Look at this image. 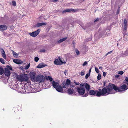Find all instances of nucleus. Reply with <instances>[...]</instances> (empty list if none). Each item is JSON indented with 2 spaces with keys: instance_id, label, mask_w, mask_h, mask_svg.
<instances>
[{
  "instance_id": "1",
  "label": "nucleus",
  "mask_w": 128,
  "mask_h": 128,
  "mask_svg": "<svg viewBox=\"0 0 128 128\" xmlns=\"http://www.w3.org/2000/svg\"><path fill=\"white\" fill-rule=\"evenodd\" d=\"M128 88L126 85L125 84H123L120 88H118L114 84H110L107 88L105 87L102 90L99 89L98 90L99 91H96V96H106L109 94L115 93L117 91L120 92L124 91Z\"/></svg>"
},
{
  "instance_id": "2",
  "label": "nucleus",
  "mask_w": 128,
  "mask_h": 128,
  "mask_svg": "<svg viewBox=\"0 0 128 128\" xmlns=\"http://www.w3.org/2000/svg\"><path fill=\"white\" fill-rule=\"evenodd\" d=\"M70 80L67 79L66 82L64 81L61 86H56V90L60 92H63V88H67L70 85Z\"/></svg>"
},
{
  "instance_id": "3",
  "label": "nucleus",
  "mask_w": 128,
  "mask_h": 128,
  "mask_svg": "<svg viewBox=\"0 0 128 128\" xmlns=\"http://www.w3.org/2000/svg\"><path fill=\"white\" fill-rule=\"evenodd\" d=\"M83 84H81L80 85V87L77 88L78 92L80 95L82 96L83 97H86L88 96L87 93L84 94L85 93V89L83 87Z\"/></svg>"
},
{
  "instance_id": "4",
  "label": "nucleus",
  "mask_w": 128,
  "mask_h": 128,
  "mask_svg": "<svg viewBox=\"0 0 128 128\" xmlns=\"http://www.w3.org/2000/svg\"><path fill=\"white\" fill-rule=\"evenodd\" d=\"M17 78L18 80L20 82H26L28 80V77L27 74H22L18 76Z\"/></svg>"
},
{
  "instance_id": "5",
  "label": "nucleus",
  "mask_w": 128,
  "mask_h": 128,
  "mask_svg": "<svg viewBox=\"0 0 128 128\" xmlns=\"http://www.w3.org/2000/svg\"><path fill=\"white\" fill-rule=\"evenodd\" d=\"M58 58L59 60L58 59H56V64L60 65L66 64V60H64V59L60 58V57H58Z\"/></svg>"
},
{
  "instance_id": "6",
  "label": "nucleus",
  "mask_w": 128,
  "mask_h": 128,
  "mask_svg": "<svg viewBox=\"0 0 128 128\" xmlns=\"http://www.w3.org/2000/svg\"><path fill=\"white\" fill-rule=\"evenodd\" d=\"M44 78H45L44 76L42 75H40L39 76H37L36 80L37 81L40 83L44 81Z\"/></svg>"
},
{
  "instance_id": "7",
  "label": "nucleus",
  "mask_w": 128,
  "mask_h": 128,
  "mask_svg": "<svg viewBox=\"0 0 128 128\" xmlns=\"http://www.w3.org/2000/svg\"><path fill=\"white\" fill-rule=\"evenodd\" d=\"M40 29H38L37 30L35 31L30 34V36L33 37H35L38 35L40 31Z\"/></svg>"
},
{
  "instance_id": "8",
  "label": "nucleus",
  "mask_w": 128,
  "mask_h": 128,
  "mask_svg": "<svg viewBox=\"0 0 128 128\" xmlns=\"http://www.w3.org/2000/svg\"><path fill=\"white\" fill-rule=\"evenodd\" d=\"M71 88H68L67 90V93L69 94H71L73 93H75V91L73 89L72 87H74V86L71 85Z\"/></svg>"
},
{
  "instance_id": "9",
  "label": "nucleus",
  "mask_w": 128,
  "mask_h": 128,
  "mask_svg": "<svg viewBox=\"0 0 128 128\" xmlns=\"http://www.w3.org/2000/svg\"><path fill=\"white\" fill-rule=\"evenodd\" d=\"M35 73L34 72H31L30 73V77L32 80H35Z\"/></svg>"
},
{
  "instance_id": "10",
  "label": "nucleus",
  "mask_w": 128,
  "mask_h": 128,
  "mask_svg": "<svg viewBox=\"0 0 128 128\" xmlns=\"http://www.w3.org/2000/svg\"><path fill=\"white\" fill-rule=\"evenodd\" d=\"M4 74L6 76H8L10 74V72L8 68H6L5 69Z\"/></svg>"
},
{
  "instance_id": "11",
  "label": "nucleus",
  "mask_w": 128,
  "mask_h": 128,
  "mask_svg": "<svg viewBox=\"0 0 128 128\" xmlns=\"http://www.w3.org/2000/svg\"><path fill=\"white\" fill-rule=\"evenodd\" d=\"M8 28V26L5 24H0V30H6Z\"/></svg>"
},
{
  "instance_id": "12",
  "label": "nucleus",
  "mask_w": 128,
  "mask_h": 128,
  "mask_svg": "<svg viewBox=\"0 0 128 128\" xmlns=\"http://www.w3.org/2000/svg\"><path fill=\"white\" fill-rule=\"evenodd\" d=\"M83 87H84V89L86 88L88 91H89L90 88V86L87 83H86L84 84H83Z\"/></svg>"
},
{
  "instance_id": "13",
  "label": "nucleus",
  "mask_w": 128,
  "mask_h": 128,
  "mask_svg": "<svg viewBox=\"0 0 128 128\" xmlns=\"http://www.w3.org/2000/svg\"><path fill=\"white\" fill-rule=\"evenodd\" d=\"M75 10H74V9L71 8L68 9H66L62 11V13L66 12H74L75 11Z\"/></svg>"
},
{
  "instance_id": "14",
  "label": "nucleus",
  "mask_w": 128,
  "mask_h": 128,
  "mask_svg": "<svg viewBox=\"0 0 128 128\" xmlns=\"http://www.w3.org/2000/svg\"><path fill=\"white\" fill-rule=\"evenodd\" d=\"M46 66V65L44 64L40 63L38 65L37 68H41Z\"/></svg>"
},
{
  "instance_id": "15",
  "label": "nucleus",
  "mask_w": 128,
  "mask_h": 128,
  "mask_svg": "<svg viewBox=\"0 0 128 128\" xmlns=\"http://www.w3.org/2000/svg\"><path fill=\"white\" fill-rule=\"evenodd\" d=\"M46 24L47 23L46 22L38 23L36 25V26L37 27H39L41 26L46 25Z\"/></svg>"
},
{
  "instance_id": "16",
  "label": "nucleus",
  "mask_w": 128,
  "mask_h": 128,
  "mask_svg": "<svg viewBox=\"0 0 128 128\" xmlns=\"http://www.w3.org/2000/svg\"><path fill=\"white\" fill-rule=\"evenodd\" d=\"M89 94L91 95H95L96 94V92L94 90H90L89 91Z\"/></svg>"
},
{
  "instance_id": "17",
  "label": "nucleus",
  "mask_w": 128,
  "mask_h": 128,
  "mask_svg": "<svg viewBox=\"0 0 128 128\" xmlns=\"http://www.w3.org/2000/svg\"><path fill=\"white\" fill-rule=\"evenodd\" d=\"M14 62L17 64H20L22 63L21 61L18 60H13Z\"/></svg>"
},
{
  "instance_id": "18",
  "label": "nucleus",
  "mask_w": 128,
  "mask_h": 128,
  "mask_svg": "<svg viewBox=\"0 0 128 128\" xmlns=\"http://www.w3.org/2000/svg\"><path fill=\"white\" fill-rule=\"evenodd\" d=\"M2 56L4 58V59H6V56L4 50L2 49Z\"/></svg>"
},
{
  "instance_id": "19",
  "label": "nucleus",
  "mask_w": 128,
  "mask_h": 128,
  "mask_svg": "<svg viewBox=\"0 0 128 128\" xmlns=\"http://www.w3.org/2000/svg\"><path fill=\"white\" fill-rule=\"evenodd\" d=\"M46 80H49L50 82L52 81L53 80L52 78L50 76H46Z\"/></svg>"
},
{
  "instance_id": "20",
  "label": "nucleus",
  "mask_w": 128,
  "mask_h": 128,
  "mask_svg": "<svg viewBox=\"0 0 128 128\" xmlns=\"http://www.w3.org/2000/svg\"><path fill=\"white\" fill-rule=\"evenodd\" d=\"M12 53L14 56L15 57H17L18 56V54L15 52L14 50H11Z\"/></svg>"
},
{
  "instance_id": "21",
  "label": "nucleus",
  "mask_w": 128,
  "mask_h": 128,
  "mask_svg": "<svg viewBox=\"0 0 128 128\" xmlns=\"http://www.w3.org/2000/svg\"><path fill=\"white\" fill-rule=\"evenodd\" d=\"M52 86L56 89V82L53 81L52 82Z\"/></svg>"
},
{
  "instance_id": "22",
  "label": "nucleus",
  "mask_w": 128,
  "mask_h": 128,
  "mask_svg": "<svg viewBox=\"0 0 128 128\" xmlns=\"http://www.w3.org/2000/svg\"><path fill=\"white\" fill-rule=\"evenodd\" d=\"M4 70L3 68L0 67V75L4 73Z\"/></svg>"
},
{
  "instance_id": "23",
  "label": "nucleus",
  "mask_w": 128,
  "mask_h": 128,
  "mask_svg": "<svg viewBox=\"0 0 128 128\" xmlns=\"http://www.w3.org/2000/svg\"><path fill=\"white\" fill-rule=\"evenodd\" d=\"M123 54L126 56H128V50H126L124 52Z\"/></svg>"
},
{
  "instance_id": "24",
  "label": "nucleus",
  "mask_w": 128,
  "mask_h": 128,
  "mask_svg": "<svg viewBox=\"0 0 128 128\" xmlns=\"http://www.w3.org/2000/svg\"><path fill=\"white\" fill-rule=\"evenodd\" d=\"M30 66V64L29 63L27 65L25 66V69L26 70L28 69L29 68Z\"/></svg>"
},
{
  "instance_id": "25",
  "label": "nucleus",
  "mask_w": 128,
  "mask_h": 128,
  "mask_svg": "<svg viewBox=\"0 0 128 128\" xmlns=\"http://www.w3.org/2000/svg\"><path fill=\"white\" fill-rule=\"evenodd\" d=\"M127 21L126 19L124 20V26H127Z\"/></svg>"
},
{
  "instance_id": "26",
  "label": "nucleus",
  "mask_w": 128,
  "mask_h": 128,
  "mask_svg": "<svg viewBox=\"0 0 128 128\" xmlns=\"http://www.w3.org/2000/svg\"><path fill=\"white\" fill-rule=\"evenodd\" d=\"M0 62L3 64L5 63L4 60L2 58H0Z\"/></svg>"
},
{
  "instance_id": "27",
  "label": "nucleus",
  "mask_w": 128,
  "mask_h": 128,
  "mask_svg": "<svg viewBox=\"0 0 128 128\" xmlns=\"http://www.w3.org/2000/svg\"><path fill=\"white\" fill-rule=\"evenodd\" d=\"M101 76L100 74H98L97 76V79L98 80H100L101 79Z\"/></svg>"
},
{
  "instance_id": "28",
  "label": "nucleus",
  "mask_w": 128,
  "mask_h": 128,
  "mask_svg": "<svg viewBox=\"0 0 128 128\" xmlns=\"http://www.w3.org/2000/svg\"><path fill=\"white\" fill-rule=\"evenodd\" d=\"M34 60L36 62H37L39 58L38 57H35Z\"/></svg>"
},
{
  "instance_id": "29",
  "label": "nucleus",
  "mask_w": 128,
  "mask_h": 128,
  "mask_svg": "<svg viewBox=\"0 0 128 128\" xmlns=\"http://www.w3.org/2000/svg\"><path fill=\"white\" fill-rule=\"evenodd\" d=\"M124 72L122 71H118V73L121 75L122 74H123Z\"/></svg>"
},
{
  "instance_id": "30",
  "label": "nucleus",
  "mask_w": 128,
  "mask_h": 128,
  "mask_svg": "<svg viewBox=\"0 0 128 128\" xmlns=\"http://www.w3.org/2000/svg\"><path fill=\"white\" fill-rule=\"evenodd\" d=\"M110 31L107 32L106 34V35L107 36H110Z\"/></svg>"
},
{
  "instance_id": "31",
  "label": "nucleus",
  "mask_w": 128,
  "mask_h": 128,
  "mask_svg": "<svg viewBox=\"0 0 128 128\" xmlns=\"http://www.w3.org/2000/svg\"><path fill=\"white\" fill-rule=\"evenodd\" d=\"M46 52V50L44 49H41L40 50V52L41 53H44Z\"/></svg>"
},
{
  "instance_id": "32",
  "label": "nucleus",
  "mask_w": 128,
  "mask_h": 128,
  "mask_svg": "<svg viewBox=\"0 0 128 128\" xmlns=\"http://www.w3.org/2000/svg\"><path fill=\"white\" fill-rule=\"evenodd\" d=\"M6 67H7L8 69H9L10 70H12V68L10 66H6Z\"/></svg>"
},
{
  "instance_id": "33",
  "label": "nucleus",
  "mask_w": 128,
  "mask_h": 128,
  "mask_svg": "<svg viewBox=\"0 0 128 128\" xmlns=\"http://www.w3.org/2000/svg\"><path fill=\"white\" fill-rule=\"evenodd\" d=\"M124 31H126L127 29V26H124Z\"/></svg>"
},
{
  "instance_id": "34",
  "label": "nucleus",
  "mask_w": 128,
  "mask_h": 128,
  "mask_svg": "<svg viewBox=\"0 0 128 128\" xmlns=\"http://www.w3.org/2000/svg\"><path fill=\"white\" fill-rule=\"evenodd\" d=\"M12 5L14 6H15L16 5V2L14 1H12Z\"/></svg>"
},
{
  "instance_id": "35",
  "label": "nucleus",
  "mask_w": 128,
  "mask_h": 128,
  "mask_svg": "<svg viewBox=\"0 0 128 128\" xmlns=\"http://www.w3.org/2000/svg\"><path fill=\"white\" fill-rule=\"evenodd\" d=\"M62 42H63V41L62 40V39H61L60 40H58V41L57 42L58 43H60Z\"/></svg>"
},
{
  "instance_id": "36",
  "label": "nucleus",
  "mask_w": 128,
  "mask_h": 128,
  "mask_svg": "<svg viewBox=\"0 0 128 128\" xmlns=\"http://www.w3.org/2000/svg\"><path fill=\"white\" fill-rule=\"evenodd\" d=\"M90 74H87L85 76V78L87 79L90 76Z\"/></svg>"
},
{
  "instance_id": "37",
  "label": "nucleus",
  "mask_w": 128,
  "mask_h": 128,
  "mask_svg": "<svg viewBox=\"0 0 128 128\" xmlns=\"http://www.w3.org/2000/svg\"><path fill=\"white\" fill-rule=\"evenodd\" d=\"M95 70L96 72L97 73H98L99 72V71L98 68L96 67L95 68Z\"/></svg>"
},
{
  "instance_id": "38",
  "label": "nucleus",
  "mask_w": 128,
  "mask_h": 128,
  "mask_svg": "<svg viewBox=\"0 0 128 128\" xmlns=\"http://www.w3.org/2000/svg\"><path fill=\"white\" fill-rule=\"evenodd\" d=\"M76 52L77 55H78L80 53L78 50H76Z\"/></svg>"
},
{
  "instance_id": "39",
  "label": "nucleus",
  "mask_w": 128,
  "mask_h": 128,
  "mask_svg": "<svg viewBox=\"0 0 128 128\" xmlns=\"http://www.w3.org/2000/svg\"><path fill=\"white\" fill-rule=\"evenodd\" d=\"M87 62L85 61L84 62V63H83V64H82V66H84L86 64H87Z\"/></svg>"
},
{
  "instance_id": "40",
  "label": "nucleus",
  "mask_w": 128,
  "mask_h": 128,
  "mask_svg": "<svg viewBox=\"0 0 128 128\" xmlns=\"http://www.w3.org/2000/svg\"><path fill=\"white\" fill-rule=\"evenodd\" d=\"M112 52V51L110 52H108L107 53L106 55L105 56L106 57L108 55L110 54Z\"/></svg>"
},
{
  "instance_id": "41",
  "label": "nucleus",
  "mask_w": 128,
  "mask_h": 128,
  "mask_svg": "<svg viewBox=\"0 0 128 128\" xmlns=\"http://www.w3.org/2000/svg\"><path fill=\"white\" fill-rule=\"evenodd\" d=\"M85 74L84 72H81L80 75L82 76H83Z\"/></svg>"
},
{
  "instance_id": "42",
  "label": "nucleus",
  "mask_w": 128,
  "mask_h": 128,
  "mask_svg": "<svg viewBox=\"0 0 128 128\" xmlns=\"http://www.w3.org/2000/svg\"><path fill=\"white\" fill-rule=\"evenodd\" d=\"M67 72L68 71L67 70H65L64 73L66 75L68 74Z\"/></svg>"
},
{
  "instance_id": "43",
  "label": "nucleus",
  "mask_w": 128,
  "mask_h": 128,
  "mask_svg": "<svg viewBox=\"0 0 128 128\" xmlns=\"http://www.w3.org/2000/svg\"><path fill=\"white\" fill-rule=\"evenodd\" d=\"M123 35L124 36L127 35V34L126 33V31H124V32L123 33Z\"/></svg>"
},
{
  "instance_id": "44",
  "label": "nucleus",
  "mask_w": 128,
  "mask_h": 128,
  "mask_svg": "<svg viewBox=\"0 0 128 128\" xmlns=\"http://www.w3.org/2000/svg\"><path fill=\"white\" fill-rule=\"evenodd\" d=\"M67 39L66 37L63 38H62L63 41L66 40Z\"/></svg>"
},
{
  "instance_id": "45",
  "label": "nucleus",
  "mask_w": 128,
  "mask_h": 128,
  "mask_svg": "<svg viewBox=\"0 0 128 128\" xmlns=\"http://www.w3.org/2000/svg\"><path fill=\"white\" fill-rule=\"evenodd\" d=\"M106 72H104L103 73V75L105 77L106 76Z\"/></svg>"
},
{
  "instance_id": "46",
  "label": "nucleus",
  "mask_w": 128,
  "mask_h": 128,
  "mask_svg": "<svg viewBox=\"0 0 128 128\" xmlns=\"http://www.w3.org/2000/svg\"><path fill=\"white\" fill-rule=\"evenodd\" d=\"M125 80L128 83V78L126 77L125 78Z\"/></svg>"
},
{
  "instance_id": "47",
  "label": "nucleus",
  "mask_w": 128,
  "mask_h": 128,
  "mask_svg": "<svg viewBox=\"0 0 128 128\" xmlns=\"http://www.w3.org/2000/svg\"><path fill=\"white\" fill-rule=\"evenodd\" d=\"M91 69H92V68H90L89 70V72H88V73L89 74H90V72H91Z\"/></svg>"
},
{
  "instance_id": "48",
  "label": "nucleus",
  "mask_w": 128,
  "mask_h": 128,
  "mask_svg": "<svg viewBox=\"0 0 128 128\" xmlns=\"http://www.w3.org/2000/svg\"><path fill=\"white\" fill-rule=\"evenodd\" d=\"M99 20V18H97L96 20H95L94 21V22H96L97 21H98Z\"/></svg>"
},
{
  "instance_id": "49",
  "label": "nucleus",
  "mask_w": 128,
  "mask_h": 128,
  "mask_svg": "<svg viewBox=\"0 0 128 128\" xmlns=\"http://www.w3.org/2000/svg\"><path fill=\"white\" fill-rule=\"evenodd\" d=\"M119 76L118 75H116L115 76V77L116 78H118Z\"/></svg>"
},
{
  "instance_id": "50",
  "label": "nucleus",
  "mask_w": 128,
  "mask_h": 128,
  "mask_svg": "<svg viewBox=\"0 0 128 128\" xmlns=\"http://www.w3.org/2000/svg\"><path fill=\"white\" fill-rule=\"evenodd\" d=\"M74 83L76 85H78L79 84V83L78 82H74Z\"/></svg>"
},
{
  "instance_id": "51",
  "label": "nucleus",
  "mask_w": 128,
  "mask_h": 128,
  "mask_svg": "<svg viewBox=\"0 0 128 128\" xmlns=\"http://www.w3.org/2000/svg\"><path fill=\"white\" fill-rule=\"evenodd\" d=\"M50 1L52 2H56V0H50Z\"/></svg>"
},
{
  "instance_id": "52",
  "label": "nucleus",
  "mask_w": 128,
  "mask_h": 128,
  "mask_svg": "<svg viewBox=\"0 0 128 128\" xmlns=\"http://www.w3.org/2000/svg\"><path fill=\"white\" fill-rule=\"evenodd\" d=\"M54 63L55 64H56V59H55L54 61Z\"/></svg>"
},
{
  "instance_id": "53",
  "label": "nucleus",
  "mask_w": 128,
  "mask_h": 128,
  "mask_svg": "<svg viewBox=\"0 0 128 128\" xmlns=\"http://www.w3.org/2000/svg\"><path fill=\"white\" fill-rule=\"evenodd\" d=\"M102 67H99V69L102 70Z\"/></svg>"
},
{
  "instance_id": "54",
  "label": "nucleus",
  "mask_w": 128,
  "mask_h": 128,
  "mask_svg": "<svg viewBox=\"0 0 128 128\" xmlns=\"http://www.w3.org/2000/svg\"><path fill=\"white\" fill-rule=\"evenodd\" d=\"M119 10H117V14H118L119 13Z\"/></svg>"
},
{
  "instance_id": "55",
  "label": "nucleus",
  "mask_w": 128,
  "mask_h": 128,
  "mask_svg": "<svg viewBox=\"0 0 128 128\" xmlns=\"http://www.w3.org/2000/svg\"><path fill=\"white\" fill-rule=\"evenodd\" d=\"M105 82H104V86H105Z\"/></svg>"
},
{
  "instance_id": "56",
  "label": "nucleus",
  "mask_w": 128,
  "mask_h": 128,
  "mask_svg": "<svg viewBox=\"0 0 128 128\" xmlns=\"http://www.w3.org/2000/svg\"><path fill=\"white\" fill-rule=\"evenodd\" d=\"M56 86L58 84V83L57 82H56Z\"/></svg>"
},
{
  "instance_id": "57",
  "label": "nucleus",
  "mask_w": 128,
  "mask_h": 128,
  "mask_svg": "<svg viewBox=\"0 0 128 128\" xmlns=\"http://www.w3.org/2000/svg\"><path fill=\"white\" fill-rule=\"evenodd\" d=\"M74 41H73V42H72V43H73V44H74Z\"/></svg>"
},
{
  "instance_id": "58",
  "label": "nucleus",
  "mask_w": 128,
  "mask_h": 128,
  "mask_svg": "<svg viewBox=\"0 0 128 128\" xmlns=\"http://www.w3.org/2000/svg\"><path fill=\"white\" fill-rule=\"evenodd\" d=\"M117 45L118 46V43H117Z\"/></svg>"
},
{
  "instance_id": "59",
  "label": "nucleus",
  "mask_w": 128,
  "mask_h": 128,
  "mask_svg": "<svg viewBox=\"0 0 128 128\" xmlns=\"http://www.w3.org/2000/svg\"><path fill=\"white\" fill-rule=\"evenodd\" d=\"M22 92H24V91H23V90H22Z\"/></svg>"
},
{
  "instance_id": "60",
  "label": "nucleus",
  "mask_w": 128,
  "mask_h": 128,
  "mask_svg": "<svg viewBox=\"0 0 128 128\" xmlns=\"http://www.w3.org/2000/svg\"><path fill=\"white\" fill-rule=\"evenodd\" d=\"M83 0V1H84V0Z\"/></svg>"
},
{
  "instance_id": "61",
  "label": "nucleus",
  "mask_w": 128,
  "mask_h": 128,
  "mask_svg": "<svg viewBox=\"0 0 128 128\" xmlns=\"http://www.w3.org/2000/svg\"><path fill=\"white\" fill-rule=\"evenodd\" d=\"M58 0H56V2Z\"/></svg>"
}]
</instances>
